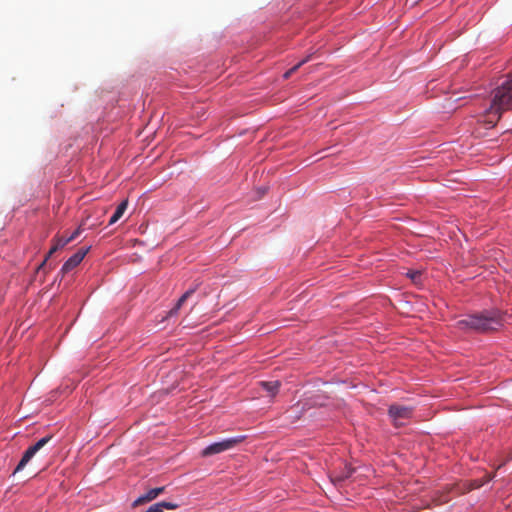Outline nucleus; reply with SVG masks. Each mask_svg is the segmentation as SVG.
<instances>
[{
  "instance_id": "obj_1",
  "label": "nucleus",
  "mask_w": 512,
  "mask_h": 512,
  "mask_svg": "<svg viewBox=\"0 0 512 512\" xmlns=\"http://www.w3.org/2000/svg\"><path fill=\"white\" fill-rule=\"evenodd\" d=\"M512 109V78L505 80L492 92L489 108L483 115L482 122L488 127H494L505 111Z\"/></svg>"
},
{
  "instance_id": "obj_2",
  "label": "nucleus",
  "mask_w": 512,
  "mask_h": 512,
  "mask_svg": "<svg viewBox=\"0 0 512 512\" xmlns=\"http://www.w3.org/2000/svg\"><path fill=\"white\" fill-rule=\"evenodd\" d=\"M502 324V313L499 310H485L457 321L456 327L463 331L488 332L497 330Z\"/></svg>"
},
{
  "instance_id": "obj_3",
  "label": "nucleus",
  "mask_w": 512,
  "mask_h": 512,
  "mask_svg": "<svg viewBox=\"0 0 512 512\" xmlns=\"http://www.w3.org/2000/svg\"><path fill=\"white\" fill-rule=\"evenodd\" d=\"M246 439V436H236L228 439H224L219 442H215L207 446L203 451V456H211L215 454L222 453L224 451L230 450L234 448L236 445L240 444Z\"/></svg>"
},
{
  "instance_id": "obj_4",
  "label": "nucleus",
  "mask_w": 512,
  "mask_h": 512,
  "mask_svg": "<svg viewBox=\"0 0 512 512\" xmlns=\"http://www.w3.org/2000/svg\"><path fill=\"white\" fill-rule=\"evenodd\" d=\"M388 415L396 427L405 424L413 415V408L400 404H392L388 409Z\"/></svg>"
},
{
  "instance_id": "obj_5",
  "label": "nucleus",
  "mask_w": 512,
  "mask_h": 512,
  "mask_svg": "<svg viewBox=\"0 0 512 512\" xmlns=\"http://www.w3.org/2000/svg\"><path fill=\"white\" fill-rule=\"evenodd\" d=\"M52 439L51 435L45 436L38 440L34 445L30 446L23 454L20 462L16 466L14 470V474L21 471L27 463L34 457V455L40 451L50 440Z\"/></svg>"
},
{
  "instance_id": "obj_6",
  "label": "nucleus",
  "mask_w": 512,
  "mask_h": 512,
  "mask_svg": "<svg viewBox=\"0 0 512 512\" xmlns=\"http://www.w3.org/2000/svg\"><path fill=\"white\" fill-rule=\"evenodd\" d=\"M89 248H82L78 250L75 254H73L62 266L61 272L63 274L70 272L76 266H78L86 254L88 253Z\"/></svg>"
},
{
  "instance_id": "obj_7",
  "label": "nucleus",
  "mask_w": 512,
  "mask_h": 512,
  "mask_svg": "<svg viewBox=\"0 0 512 512\" xmlns=\"http://www.w3.org/2000/svg\"><path fill=\"white\" fill-rule=\"evenodd\" d=\"M69 241H67V238L65 237H57L54 239V244L50 248L49 252L47 253L45 259L43 262L39 265L38 269H44L46 267L48 259L59 249L65 247Z\"/></svg>"
},
{
  "instance_id": "obj_8",
  "label": "nucleus",
  "mask_w": 512,
  "mask_h": 512,
  "mask_svg": "<svg viewBox=\"0 0 512 512\" xmlns=\"http://www.w3.org/2000/svg\"><path fill=\"white\" fill-rule=\"evenodd\" d=\"M165 490V487H157L150 489L146 494L138 497L134 503L133 506H139L146 502H150L154 499H156L160 494H162Z\"/></svg>"
},
{
  "instance_id": "obj_9",
  "label": "nucleus",
  "mask_w": 512,
  "mask_h": 512,
  "mask_svg": "<svg viewBox=\"0 0 512 512\" xmlns=\"http://www.w3.org/2000/svg\"><path fill=\"white\" fill-rule=\"evenodd\" d=\"M196 291V287L195 288H191L189 290H187L177 301L176 305L169 311V316H173V315H176L179 311V309L182 307V305L185 303V301L191 296L194 294V292Z\"/></svg>"
},
{
  "instance_id": "obj_10",
  "label": "nucleus",
  "mask_w": 512,
  "mask_h": 512,
  "mask_svg": "<svg viewBox=\"0 0 512 512\" xmlns=\"http://www.w3.org/2000/svg\"><path fill=\"white\" fill-rule=\"evenodd\" d=\"M128 207V200H123L116 208L114 214L109 220V225L116 223L124 214Z\"/></svg>"
},
{
  "instance_id": "obj_11",
  "label": "nucleus",
  "mask_w": 512,
  "mask_h": 512,
  "mask_svg": "<svg viewBox=\"0 0 512 512\" xmlns=\"http://www.w3.org/2000/svg\"><path fill=\"white\" fill-rule=\"evenodd\" d=\"M262 388L268 392V394L272 397H274L281 386V383L279 381H267V382H261L260 383Z\"/></svg>"
},
{
  "instance_id": "obj_12",
  "label": "nucleus",
  "mask_w": 512,
  "mask_h": 512,
  "mask_svg": "<svg viewBox=\"0 0 512 512\" xmlns=\"http://www.w3.org/2000/svg\"><path fill=\"white\" fill-rule=\"evenodd\" d=\"M491 480V476H488L485 480H474L471 483V489H477L482 487L486 482Z\"/></svg>"
},
{
  "instance_id": "obj_13",
  "label": "nucleus",
  "mask_w": 512,
  "mask_h": 512,
  "mask_svg": "<svg viewBox=\"0 0 512 512\" xmlns=\"http://www.w3.org/2000/svg\"><path fill=\"white\" fill-rule=\"evenodd\" d=\"M299 69V65L293 66L291 69L286 71L283 75L285 79H288L294 72H296Z\"/></svg>"
},
{
  "instance_id": "obj_14",
  "label": "nucleus",
  "mask_w": 512,
  "mask_h": 512,
  "mask_svg": "<svg viewBox=\"0 0 512 512\" xmlns=\"http://www.w3.org/2000/svg\"><path fill=\"white\" fill-rule=\"evenodd\" d=\"M81 233V228H77L68 238H67V241L72 242L73 240H75Z\"/></svg>"
},
{
  "instance_id": "obj_15",
  "label": "nucleus",
  "mask_w": 512,
  "mask_h": 512,
  "mask_svg": "<svg viewBox=\"0 0 512 512\" xmlns=\"http://www.w3.org/2000/svg\"><path fill=\"white\" fill-rule=\"evenodd\" d=\"M352 472H353V469H349L346 473L341 474L340 476H338V477H337V480H338V481H343V480H345V479L349 478V477H350V475L352 474Z\"/></svg>"
},
{
  "instance_id": "obj_16",
  "label": "nucleus",
  "mask_w": 512,
  "mask_h": 512,
  "mask_svg": "<svg viewBox=\"0 0 512 512\" xmlns=\"http://www.w3.org/2000/svg\"><path fill=\"white\" fill-rule=\"evenodd\" d=\"M408 276L413 280V281H416L417 278H419L421 276V273L419 271H414V272H410L408 273Z\"/></svg>"
},
{
  "instance_id": "obj_17",
  "label": "nucleus",
  "mask_w": 512,
  "mask_h": 512,
  "mask_svg": "<svg viewBox=\"0 0 512 512\" xmlns=\"http://www.w3.org/2000/svg\"><path fill=\"white\" fill-rule=\"evenodd\" d=\"M311 54L307 55L303 60H301L297 65H299V68L304 65L305 63H307L308 61H310L311 59Z\"/></svg>"
}]
</instances>
